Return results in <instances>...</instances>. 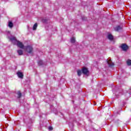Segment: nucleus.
Masks as SVG:
<instances>
[{
  "label": "nucleus",
  "mask_w": 131,
  "mask_h": 131,
  "mask_svg": "<svg viewBox=\"0 0 131 131\" xmlns=\"http://www.w3.org/2000/svg\"><path fill=\"white\" fill-rule=\"evenodd\" d=\"M26 50L28 53H31L32 51H33V49L31 46L27 47Z\"/></svg>",
  "instance_id": "20e7f679"
},
{
  "label": "nucleus",
  "mask_w": 131,
  "mask_h": 131,
  "mask_svg": "<svg viewBox=\"0 0 131 131\" xmlns=\"http://www.w3.org/2000/svg\"><path fill=\"white\" fill-rule=\"evenodd\" d=\"M39 65H42V61L40 60L38 62Z\"/></svg>",
  "instance_id": "dca6fc26"
},
{
  "label": "nucleus",
  "mask_w": 131,
  "mask_h": 131,
  "mask_svg": "<svg viewBox=\"0 0 131 131\" xmlns=\"http://www.w3.org/2000/svg\"><path fill=\"white\" fill-rule=\"evenodd\" d=\"M37 28V24L36 23L34 25L33 30H36V28Z\"/></svg>",
  "instance_id": "9b49d317"
},
{
  "label": "nucleus",
  "mask_w": 131,
  "mask_h": 131,
  "mask_svg": "<svg viewBox=\"0 0 131 131\" xmlns=\"http://www.w3.org/2000/svg\"><path fill=\"white\" fill-rule=\"evenodd\" d=\"M10 39L11 40H14L15 45H16L18 48H20V49H24V45H23V43L20 41L17 40L15 37H13Z\"/></svg>",
  "instance_id": "f257e3e1"
},
{
  "label": "nucleus",
  "mask_w": 131,
  "mask_h": 131,
  "mask_svg": "<svg viewBox=\"0 0 131 131\" xmlns=\"http://www.w3.org/2000/svg\"><path fill=\"white\" fill-rule=\"evenodd\" d=\"M71 42H73V43L75 42V38L72 37V38L71 39Z\"/></svg>",
  "instance_id": "4468645a"
},
{
  "label": "nucleus",
  "mask_w": 131,
  "mask_h": 131,
  "mask_svg": "<svg viewBox=\"0 0 131 131\" xmlns=\"http://www.w3.org/2000/svg\"><path fill=\"white\" fill-rule=\"evenodd\" d=\"M17 94L18 95V98H21V96H22L21 92L20 91H18V92H17Z\"/></svg>",
  "instance_id": "ddd939ff"
},
{
  "label": "nucleus",
  "mask_w": 131,
  "mask_h": 131,
  "mask_svg": "<svg viewBox=\"0 0 131 131\" xmlns=\"http://www.w3.org/2000/svg\"><path fill=\"white\" fill-rule=\"evenodd\" d=\"M17 53L19 56H22V55H23V51H22V50H17Z\"/></svg>",
  "instance_id": "1a4fd4ad"
},
{
  "label": "nucleus",
  "mask_w": 131,
  "mask_h": 131,
  "mask_svg": "<svg viewBox=\"0 0 131 131\" xmlns=\"http://www.w3.org/2000/svg\"><path fill=\"white\" fill-rule=\"evenodd\" d=\"M121 48L123 50V51H127V50L128 49V46L124 43L122 44V45L121 46Z\"/></svg>",
  "instance_id": "f03ea898"
},
{
  "label": "nucleus",
  "mask_w": 131,
  "mask_h": 131,
  "mask_svg": "<svg viewBox=\"0 0 131 131\" xmlns=\"http://www.w3.org/2000/svg\"><path fill=\"white\" fill-rule=\"evenodd\" d=\"M17 76L19 78H23V73L21 72H18L17 73Z\"/></svg>",
  "instance_id": "423d86ee"
},
{
  "label": "nucleus",
  "mask_w": 131,
  "mask_h": 131,
  "mask_svg": "<svg viewBox=\"0 0 131 131\" xmlns=\"http://www.w3.org/2000/svg\"><path fill=\"white\" fill-rule=\"evenodd\" d=\"M49 129H50V130H52V129H53V127H49Z\"/></svg>",
  "instance_id": "f3484780"
},
{
  "label": "nucleus",
  "mask_w": 131,
  "mask_h": 131,
  "mask_svg": "<svg viewBox=\"0 0 131 131\" xmlns=\"http://www.w3.org/2000/svg\"><path fill=\"white\" fill-rule=\"evenodd\" d=\"M107 38L110 39V40H113L114 38L113 36L111 34H109L107 35Z\"/></svg>",
  "instance_id": "0eeeda50"
},
{
  "label": "nucleus",
  "mask_w": 131,
  "mask_h": 131,
  "mask_svg": "<svg viewBox=\"0 0 131 131\" xmlns=\"http://www.w3.org/2000/svg\"><path fill=\"white\" fill-rule=\"evenodd\" d=\"M82 71L83 74H86V75L89 74V70L86 68H83L82 69Z\"/></svg>",
  "instance_id": "7ed1b4c3"
},
{
  "label": "nucleus",
  "mask_w": 131,
  "mask_h": 131,
  "mask_svg": "<svg viewBox=\"0 0 131 131\" xmlns=\"http://www.w3.org/2000/svg\"><path fill=\"white\" fill-rule=\"evenodd\" d=\"M127 62V64L128 66H131V60L130 59H128L126 61Z\"/></svg>",
  "instance_id": "f8f14e48"
},
{
  "label": "nucleus",
  "mask_w": 131,
  "mask_h": 131,
  "mask_svg": "<svg viewBox=\"0 0 131 131\" xmlns=\"http://www.w3.org/2000/svg\"><path fill=\"white\" fill-rule=\"evenodd\" d=\"M8 26L9 27H10V28H13V26H14V25L13 24V23H12V21H9Z\"/></svg>",
  "instance_id": "6e6552de"
},
{
  "label": "nucleus",
  "mask_w": 131,
  "mask_h": 131,
  "mask_svg": "<svg viewBox=\"0 0 131 131\" xmlns=\"http://www.w3.org/2000/svg\"><path fill=\"white\" fill-rule=\"evenodd\" d=\"M77 73H78V76H80V75H81V71L78 70L77 71Z\"/></svg>",
  "instance_id": "2eb2a0df"
},
{
  "label": "nucleus",
  "mask_w": 131,
  "mask_h": 131,
  "mask_svg": "<svg viewBox=\"0 0 131 131\" xmlns=\"http://www.w3.org/2000/svg\"><path fill=\"white\" fill-rule=\"evenodd\" d=\"M121 29V27L120 26H117L116 28H115V31H119Z\"/></svg>",
  "instance_id": "9d476101"
},
{
  "label": "nucleus",
  "mask_w": 131,
  "mask_h": 131,
  "mask_svg": "<svg viewBox=\"0 0 131 131\" xmlns=\"http://www.w3.org/2000/svg\"><path fill=\"white\" fill-rule=\"evenodd\" d=\"M107 64L109 65L110 67H112V66H114V63L112 62L111 59H110L107 61Z\"/></svg>",
  "instance_id": "39448f33"
}]
</instances>
